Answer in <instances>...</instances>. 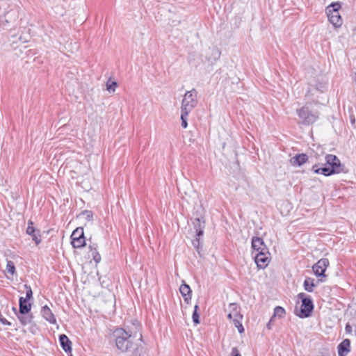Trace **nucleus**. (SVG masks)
<instances>
[{
  "label": "nucleus",
  "instance_id": "nucleus-1",
  "mask_svg": "<svg viewBox=\"0 0 356 356\" xmlns=\"http://www.w3.org/2000/svg\"><path fill=\"white\" fill-rule=\"evenodd\" d=\"M118 349L132 356H144L145 348L142 344V334L129 333L124 329H117L113 333Z\"/></svg>",
  "mask_w": 356,
  "mask_h": 356
},
{
  "label": "nucleus",
  "instance_id": "nucleus-2",
  "mask_svg": "<svg viewBox=\"0 0 356 356\" xmlns=\"http://www.w3.org/2000/svg\"><path fill=\"white\" fill-rule=\"evenodd\" d=\"M325 163L322 167L315 164L312 167L314 173L322 174L325 176H330L334 174L344 172V165L341 163L338 157L333 154H327L325 157Z\"/></svg>",
  "mask_w": 356,
  "mask_h": 356
},
{
  "label": "nucleus",
  "instance_id": "nucleus-3",
  "mask_svg": "<svg viewBox=\"0 0 356 356\" xmlns=\"http://www.w3.org/2000/svg\"><path fill=\"white\" fill-rule=\"evenodd\" d=\"M296 113L300 119V122L304 125L314 123L319 117V112L312 108L311 103H307L300 108L297 109Z\"/></svg>",
  "mask_w": 356,
  "mask_h": 356
},
{
  "label": "nucleus",
  "instance_id": "nucleus-4",
  "mask_svg": "<svg viewBox=\"0 0 356 356\" xmlns=\"http://www.w3.org/2000/svg\"><path fill=\"white\" fill-rule=\"evenodd\" d=\"M341 7V3L334 2L329 5L325 9L330 22L335 27H339L342 24V19L339 12Z\"/></svg>",
  "mask_w": 356,
  "mask_h": 356
},
{
  "label": "nucleus",
  "instance_id": "nucleus-5",
  "mask_svg": "<svg viewBox=\"0 0 356 356\" xmlns=\"http://www.w3.org/2000/svg\"><path fill=\"white\" fill-rule=\"evenodd\" d=\"M197 92L195 89L187 91L181 101V110L191 112L197 104Z\"/></svg>",
  "mask_w": 356,
  "mask_h": 356
},
{
  "label": "nucleus",
  "instance_id": "nucleus-6",
  "mask_svg": "<svg viewBox=\"0 0 356 356\" xmlns=\"http://www.w3.org/2000/svg\"><path fill=\"white\" fill-rule=\"evenodd\" d=\"M71 238L72 245L74 248H81L86 245V238L82 227H77L74 230L71 235Z\"/></svg>",
  "mask_w": 356,
  "mask_h": 356
},
{
  "label": "nucleus",
  "instance_id": "nucleus-7",
  "mask_svg": "<svg viewBox=\"0 0 356 356\" xmlns=\"http://www.w3.org/2000/svg\"><path fill=\"white\" fill-rule=\"evenodd\" d=\"M313 309L314 304L312 298H304L299 313L296 312V314L300 318H307L311 315Z\"/></svg>",
  "mask_w": 356,
  "mask_h": 356
},
{
  "label": "nucleus",
  "instance_id": "nucleus-8",
  "mask_svg": "<svg viewBox=\"0 0 356 356\" xmlns=\"http://www.w3.org/2000/svg\"><path fill=\"white\" fill-rule=\"evenodd\" d=\"M328 266L329 260L326 258H323L312 266V270L317 277H325V272Z\"/></svg>",
  "mask_w": 356,
  "mask_h": 356
},
{
  "label": "nucleus",
  "instance_id": "nucleus-9",
  "mask_svg": "<svg viewBox=\"0 0 356 356\" xmlns=\"http://www.w3.org/2000/svg\"><path fill=\"white\" fill-rule=\"evenodd\" d=\"M18 19V12L15 10H10L1 17L0 22L4 26L15 25Z\"/></svg>",
  "mask_w": 356,
  "mask_h": 356
},
{
  "label": "nucleus",
  "instance_id": "nucleus-10",
  "mask_svg": "<svg viewBox=\"0 0 356 356\" xmlns=\"http://www.w3.org/2000/svg\"><path fill=\"white\" fill-rule=\"evenodd\" d=\"M269 255L270 253L268 251V252H259L256 254V256L254 257V259L259 268L263 269L268 266L270 261Z\"/></svg>",
  "mask_w": 356,
  "mask_h": 356
},
{
  "label": "nucleus",
  "instance_id": "nucleus-11",
  "mask_svg": "<svg viewBox=\"0 0 356 356\" xmlns=\"http://www.w3.org/2000/svg\"><path fill=\"white\" fill-rule=\"evenodd\" d=\"M193 228L195 229L196 232V236L200 237L203 235L204 233V228L205 227V221L204 220V218L200 215L197 216L193 222Z\"/></svg>",
  "mask_w": 356,
  "mask_h": 356
},
{
  "label": "nucleus",
  "instance_id": "nucleus-12",
  "mask_svg": "<svg viewBox=\"0 0 356 356\" xmlns=\"http://www.w3.org/2000/svg\"><path fill=\"white\" fill-rule=\"evenodd\" d=\"M26 234L31 236L33 241H34L37 245H38L41 242V236L40 234V230L35 229L34 228L33 223L31 220L28 222Z\"/></svg>",
  "mask_w": 356,
  "mask_h": 356
},
{
  "label": "nucleus",
  "instance_id": "nucleus-13",
  "mask_svg": "<svg viewBox=\"0 0 356 356\" xmlns=\"http://www.w3.org/2000/svg\"><path fill=\"white\" fill-rule=\"evenodd\" d=\"M252 248L259 252H268V248L265 245L263 239L260 237L254 236L252 238Z\"/></svg>",
  "mask_w": 356,
  "mask_h": 356
},
{
  "label": "nucleus",
  "instance_id": "nucleus-14",
  "mask_svg": "<svg viewBox=\"0 0 356 356\" xmlns=\"http://www.w3.org/2000/svg\"><path fill=\"white\" fill-rule=\"evenodd\" d=\"M42 316L51 324L56 323V319L51 309L47 306H42L40 311Z\"/></svg>",
  "mask_w": 356,
  "mask_h": 356
},
{
  "label": "nucleus",
  "instance_id": "nucleus-15",
  "mask_svg": "<svg viewBox=\"0 0 356 356\" xmlns=\"http://www.w3.org/2000/svg\"><path fill=\"white\" fill-rule=\"evenodd\" d=\"M350 350V341L348 339H344L338 346L339 356H346Z\"/></svg>",
  "mask_w": 356,
  "mask_h": 356
},
{
  "label": "nucleus",
  "instance_id": "nucleus-16",
  "mask_svg": "<svg viewBox=\"0 0 356 356\" xmlns=\"http://www.w3.org/2000/svg\"><path fill=\"white\" fill-rule=\"evenodd\" d=\"M59 341L62 348L66 353H70L72 350V342L69 338L64 334L59 336Z\"/></svg>",
  "mask_w": 356,
  "mask_h": 356
},
{
  "label": "nucleus",
  "instance_id": "nucleus-17",
  "mask_svg": "<svg viewBox=\"0 0 356 356\" xmlns=\"http://www.w3.org/2000/svg\"><path fill=\"white\" fill-rule=\"evenodd\" d=\"M19 312L21 314H27L31 309V304L29 303L24 297H20L19 300Z\"/></svg>",
  "mask_w": 356,
  "mask_h": 356
},
{
  "label": "nucleus",
  "instance_id": "nucleus-18",
  "mask_svg": "<svg viewBox=\"0 0 356 356\" xmlns=\"http://www.w3.org/2000/svg\"><path fill=\"white\" fill-rule=\"evenodd\" d=\"M308 160V156L305 154H299L294 156L291 159V163L293 165L300 166Z\"/></svg>",
  "mask_w": 356,
  "mask_h": 356
},
{
  "label": "nucleus",
  "instance_id": "nucleus-19",
  "mask_svg": "<svg viewBox=\"0 0 356 356\" xmlns=\"http://www.w3.org/2000/svg\"><path fill=\"white\" fill-rule=\"evenodd\" d=\"M179 291L183 296L184 301L188 302V300L191 298V289L189 285L183 284L180 286Z\"/></svg>",
  "mask_w": 356,
  "mask_h": 356
},
{
  "label": "nucleus",
  "instance_id": "nucleus-20",
  "mask_svg": "<svg viewBox=\"0 0 356 356\" xmlns=\"http://www.w3.org/2000/svg\"><path fill=\"white\" fill-rule=\"evenodd\" d=\"M229 308L234 316V323H238V321L242 318V315L238 312V306L236 303H231Z\"/></svg>",
  "mask_w": 356,
  "mask_h": 356
},
{
  "label": "nucleus",
  "instance_id": "nucleus-21",
  "mask_svg": "<svg viewBox=\"0 0 356 356\" xmlns=\"http://www.w3.org/2000/svg\"><path fill=\"white\" fill-rule=\"evenodd\" d=\"M303 286L305 291L312 292L315 286L314 280L311 277H307L304 281Z\"/></svg>",
  "mask_w": 356,
  "mask_h": 356
},
{
  "label": "nucleus",
  "instance_id": "nucleus-22",
  "mask_svg": "<svg viewBox=\"0 0 356 356\" xmlns=\"http://www.w3.org/2000/svg\"><path fill=\"white\" fill-rule=\"evenodd\" d=\"M17 318L21 322V323L24 325H26L30 323L33 320V314H18Z\"/></svg>",
  "mask_w": 356,
  "mask_h": 356
},
{
  "label": "nucleus",
  "instance_id": "nucleus-23",
  "mask_svg": "<svg viewBox=\"0 0 356 356\" xmlns=\"http://www.w3.org/2000/svg\"><path fill=\"white\" fill-rule=\"evenodd\" d=\"M284 314L285 310L284 309V308L280 306H277L274 309L273 316L271 318V319L270 320L269 323L267 325L268 329H270V324L273 321V318L277 316L279 318H282L284 315Z\"/></svg>",
  "mask_w": 356,
  "mask_h": 356
},
{
  "label": "nucleus",
  "instance_id": "nucleus-24",
  "mask_svg": "<svg viewBox=\"0 0 356 356\" xmlns=\"http://www.w3.org/2000/svg\"><path fill=\"white\" fill-rule=\"evenodd\" d=\"M190 112L181 111V126L183 128L186 129L188 127V116Z\"/></svg>",
  "mask_w": 356,
  "mask_h": 356
},
{
  "label": "nucleus",
  "instance_id": "nucleus-25",
  "mask_svg": "<svg viewBox=\"0 0 356 356\" xmlns=\"http://www.w3.org/2000/svg\"><path fill=\"white\" fill-rule=\"evenodd\" d=\"M79 217L87 221L92 220L93 213L91 211L85 210L79 214Z\"/></svg>",
  "mask_w": 356,
  "mask_h": 356
},
{
  "label": "nucleus",
  "instance_id": "nucleus-26",
  "mask_svg": "<svg viewBox=\"0 0 356 356\" xmlns=\"http://www.w3.org/2000/svg\"><path fill=\"white\" fill-rule=\"evenodd\" d=\"M6 270L11 275H13L15 274V266L14 263L12 261H7Z\"/></svg>",
  "mask_w": 356,
  "mask_h": 356
},
{
  "label": "nucleus",
  "instance_id": "nucleus-27",
  "mask_svg": "<svg viewBox=\"0 0 356 356\" xmlns=\"http://www.w3.org/2000/svg\"><path fill=\"white\" fill-rule=\"evenodd\" d=\"M25 289H26V297L24 298V299H26V300L29 301L33 298V291L30 286H28L26 284L24 285Z\"/></svg>",
  "mask_w": 356,
  "mask_h": 356
},
{
  "label": "nucleus",
  "instance_id": "nucleus-28",
  "mask_svg": "<svg viewBox=\"0 0 356 356\" xmlns=\"http://www.w3.org/2000/svg\"><path fill=\"white\" fill-rule=\"evenodd\" d=\"M118 84L115 81H111V80H108L106 83V89L111 92H114L115 90V88L117 87Z\"/></svg>",
  "mask_w": 356,
  "mask_h": 356
},
{
  "label": "nucleus",
  "instance_id": "nucleus-29",
  "mask_svg": "<svg viewBox=\"0 0 356 356\" xmlns=\"http://www.w3.org/2000/svg\"><path fill=\"white\" fill-rule=\"evenodd\" d=\"M192 244L193 247L197 250L198 253H200V237H196L195 239L192 241Z\"/></svg>",
  "mask_w": 356,
  "mask_h": 356
},
{
  "label": "nucleus",
  "instance_id": "nucleus-30",
  "mask_svg": "<svg viewBox=\"0 0 356 356\" xmlns=\"http://www.w3.org/2000/svg\"><path fill=\"white\" fill-rule=\"evenodd\" d=\"M193 321L195 324H199L200 323V315L197 312L193 311V316H192Z\"/></svg>",
  "mask_w": 356,
  "mask_h": 356
},
{
  "label": "nucleus",
  "instance_id": "nucleus-31",
  "mask_svg": "<svg viewBox=\"0 0 356 356\" xmlns=\"http://www.w3.org/2000/svg\"><path fill=\"white\" fill-rule=\"evenodd\" d=\"M92 257H93V259L94 261L96 262V263H99L101 260V256L100 254L96 251V250H95L94 251H92Z\"/></svg>",
  "mask_w": 356,
  "mask_h": 356
},
{
  "label": "nucleus",
  "instance_id": "nucleus-32",
  "mask_svg": "<svg viewBox=\"0 0 356 356\" xmlns=\"http://www.w3.org/2000/svg\"><path fill=\"white\" fill-rule=\"evenodd\" d=\"M231 356H241L237 348L234 347L232 349Z\"/></svg>",
  "mask_w": 356,
  "mask_h": 356
},
{
  "label": "nucleus",
  "instance_id": "nucleus-33",
  "mask_svg": "<svg viewBox=\"0 0 356 356\" xmlns=\"http://www.w3.org/2000/svg\"><path fill=\"white\" fill-rule=\"evenodd\" d=\"M212 54L215 56V58H214L215 60L218 59L220 57V51H218V49L213 48L212 49Z\"/></svg>",
  "mask_w": 356,
  "mask_h": 356
},
{
  "label": "nucleus",
  "instance_id": "nucleus-34",
  "mask_svg": "<svg viewBox=\"0 0 356 356\" xmlns=\"http://www.w3.org/2000/svg\"><path fill=\"white\" fill-rule=\"evenodd\" d=\"M325 89V86L323 83H320V84L317 85L315 88V90H319L321 92H323Z\"/></svg>",
  "mask_w": 356,
  "mask_h": 356
},
{
  "label": "nucleus",
  "instance_id": "nucleus-35",
  "mask_svg": "<svg viewBox=\"0 0 356 356\" xmlns=\"http://www.w3.org/2000/svg\"><path fill=\"white\" fill-rule=\"evenodd\" d=\"M298 297L301 299V301L302 302V300L304 298H311L309 296H307L305 293H300L298 295Z\"/></svg>",
  "mask_w": 356,
  "mask_h": 356
},
{
  "label": "nucleus",
  "instance_id": "nucleus-36",
  "mask_svg": "<svg viewBox=\"0 0 356 356\" xmlns=\"http://www.w3.org/2000/svg\"><path fill=\"white\" fill-rule=\"evenodd\" d=\"M237 328L240 333H242L244 332V328H243L242 324L240 323V321H238V327Z\"/></svg>",
  "mask_w": 356,
  "mask_h": 356
},
{
  "label": "nucleus",
  "instance_id": "nucleus-37",
  "mask_svg": "<svg viewBox=\"0 0 356 356\" xmlns=\"http://www.w3.org/2000/svg\"><path fill=\"white\" fill-rule=\"evenodd\" d=\"M345 330L347 333H350L352 332V327L348 323L346 325Z\"/></svg>",
  "mask_w": 356,
  "mask_h": 356
},
{
  "label": "nucleus",
  "instance_id": "nucleus-38",
  "mask_svg": "<svg viewBox=\"0 0 356 356\" xmlns=\"http://www.w3.org/2000/svg\"><path fill=\"white\" fill-rule=\"evenodd\" d=\"M1 323L4 325H10V323H9L6 319L5 318H0Z\"/></svg>",
  "mask_w": 356,
  "mask_h": 356
},
{
  "label": "nucleus",
  "instance_id": "nucleus-39",
  "mask_svg": "<svg viewBox=\"0 0 356 356\" xmlns=\"http://www.w3.org/2000/svg\"><path fill=\"white\" fill-rule=\"evenodd\" d=\"M227 318L234 321V316L232 312H229L227 315Z\"/></svg>",
  "mask_w": 356,
  "mask_h": 356
},
{
  "label": "nucleus",
  "instance_id": "nucleus-40",
  "mask_svg": "<svg viewBox=\"0 0 356 356\" xmlns=\"http://www.w3.org/2000/svg\"><path fill=\"white\" fill-rule=\"evenodd\" d=\"M198 309H199V306L197 305H195V306L194 307V311L197 312Z\"/></svg>",
  "mask_w": 356,
  "mask_h": 356
},
{
  "label": "nucleus",
  "instance_id": "nucleus-41",
  "mask_svg": "<svg viewBox=\"0 0 356 356\" xmlns=\"http://www.w3.org/2000/svg\"><path fill=\"white\" fill-rule=\"evenodd\" d=\"M311 92V90H309L306 96H309V93Z\"/></svg>",
  "mask_w": 356,
  "mask_h": 356
},
{
  "label": "nucleus",
  "instance_id": "nucleus-42",
  "mask_svg": "<svg viewBox=\"0 0 356 356\" xmlns=\"http://www.w3.org/2000/svg\"><path fill=\"white\" fill-rule=\"evenodd\" d=\"M236 327H238V323L234 324Z\"/></svg>",
  "mask_w": 356,
  "mask_h": 356
}]
</instances>
